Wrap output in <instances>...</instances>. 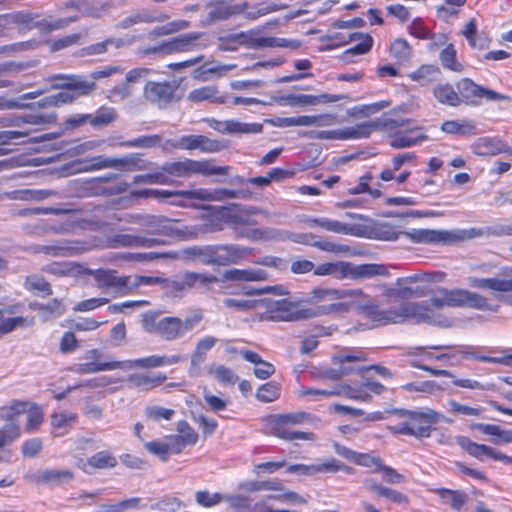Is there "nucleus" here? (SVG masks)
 Returning <instances> with one entry per match:
<instances>
[{
	"label": "nucleus",
	"mask_w": 512,
	"mask_h": 512,
	"mask_svg": "<svg viewBox=\"0 0 512 512\" xmlns=\"http://www.w3.org/2000/svg\"><path fill=\"white\" fill-rule=\"evenodd\" d=\"M414 244L423 245H451L468 239L483 236L484 234L502 236L512 235L511 225H498L489 227L486 231L479 228L438 230V229H412L405 233Z\"/></svg>",
	"instance_id": "1"
},
{
	"label": "nucleus",
	"mask_w": 512,
	"mask_h": 512,
	"mask_svg": "<svg viewBox=\"0 0 512 512\" xmlns=\"http://www.w3.org/2000/svg\"><path fill=\"white\" fill-rule=\"evenodd\" d=\"M393 413L400 418H405V420L396 425L388 426V430L396 435L413 436L417 439L430 437L433 424L441 420L449 422L443 415L432 409H425L424 411L395 409Z\"/></svg>",
	"instance_id": "2"
},
{
	"label": "nucleus",
	"mask_w": 512,
	"mask_h": 512,
	"mask_svg": "<svg viewBox=\"0 0 512 512\" xmlns=\"http://www.w3.org/2000/svg\"><path fill=\"white\" fill-rule=\"evenodd\" d=\"M412 320L415 323H427L438 327H451L452 320L448 317L437 314L425 301L402 302L394 306V324Z\"/></svg>",
	"instance_id": "3"
},
{
	"label": "nucleus",
	"mask_w": 512,
	"mask_h": 512,
	"mask_svg": "<svg viewBox=\"0 0 512 512\" xmlns=\"http://www.w3.org/2000/svg\"><path fill=\"white\" fill-rule=\"evenodd\" d=\"M134 196L137 197H149V196H162L164 198H168L171 196H181L187 199H198L202 201H224L227 199H238V198H246L248 196V192L245 190H230L224 188H216V189H194V190H181L176 192H170L167 190L159 191V190H140L133 193Z\"/></svg>",
	"instance_id": "4"
},
{
	"label": "nucleus",
	"mask_w": 512,
	"mask_h": 512,
	"mask_svg": "<svg viewBox=\"0 0 512 512\" xmlns=\"http://www.w3.org/2000/svg\"><path fill=\"white\" fill-rule=\"evenodd\" d=\"M163 173L175 177H190L193 174H202L205 176L210 175H226L228 174L229 166H215L210 160H192L185 159L177 162H166L161 167Z\"/></svg>",
	"instance_id": "5"
},
{
	"label": "nucleus",
	"mask_w": 512,
	"mask_h": 512,
	"mask_svg": "<svg viewBox=\"0 0 512 512\" xmlns=\"http://www.w3.org/2000/svg\"><path fill=\"white\" fill-rule=\"evenodd\" d=\"M349 311L355 309L359 314L379 325L394 324V306L380 308L376 300L362 292V295L350 299Z\"/></svg>",
	"instance_id": "6"
},
{
	"label": "nucleus",
	"mask_w": 512,
	"mask_h": 512,
	"mask_svg": "<svg viewBox=\"0 0 512 512\" xmlns=\"http://www.w3.org/2000/svg\"><path fill=\"white\" fill-rule=\"evenodd\" d=\"M311 419V415L305 412H296V413H287V414H279L274 416V427H273V435L287 440H314L315 436L311 432H300V431H290L283 428L284 425L287 424H301L305 421Z\"/></svg>",
	"instance_id": "7"
},
{
	"label": "nucleus",
	"mask_w": 512,
	"mask_h": 512,
	"mask_svg": "<svg viewBox=\"0 0 512 512\" xmlns=\"http://www.w3.org/2000/svg\"><path fill=\"white\" fill-rule=\"evenodd\" d=\"M210 44L211 40L206 32H189L163 41L165 55L203 50Z\"/></svg>",
	"instance_id": "8"
},
{
	"label": "nucleus",
	"mask_w": 512,
	"mask_h": 512,
	"mask_svg": "<svg viewBox=\"0 0 512 512\" xmlns=\"http://www.w3.org/2000/svg\"><path fill=\"white\" fill-rule=\"evenodd\" d=\"M177 220L168 219L163 216H152L147 222V226L153 235H163L179 240H192L197 238L198 232L192 227L185 225L179 226Z\"/></svg>",
	"instance_id": "9"
},
{
	"label": "nucleus",
	"mask_w": 512,
	"mask_h": 512,
	"mask_svg": "<svg viewBox=\"0 0 512 512\" xmlns=\"http://www.w3.org/2000/svg\"><path fill=\"white\" fill-rule=\"evenodd\" d=\"M456 87L459 96L462 98L461 103L464 102L470 105H478L480 103L479 99L481 98H485L488 101H502L510 99L506 95L476 84L469 78L461 79L456 84Z\"/></svg>",
	"instance_id": "10"
},
{
	"label": "nucleus",
	"mask_w": 512,
	"mask_h": 512,
	"mask_svg": "<svg viewBox=\"0 0 512 512\" xmlns=\"http://www.w3.org/2000/svg\"><path fill=\"white\" fill-rule=\"evenodd\" d=\"M4 17L6 23L24 24L29 28H39L41 31L45 33L63 29L67 27L70 23L75 22L79 19L78 15H75L69 18L58 19L53 22H49L45 19L34 22V16L31 13L22 11L6 14L4 15Z\"/></svg>",
	"instance_id": "11"
},
{
	"label": "nucleus",
	"mask_w": 512,
	"mask_h": 512,
	"mask_svg": "<svg viewBox=\"0 0 512 512\" xmlns=\"http://www.w3.org/2000/svg\"><path fill=\"white\" fill-rule=\"evenodd\" d=\"M349 305L344 303L320 304L313 307L300 308L298 303L293 302V309L285 319L287 322L308 320L329 314H347Z\"/></svg>",
	"instance_id": "12"
},
{
	"label": "nucleus",
	"mask_w": 512,
	"mask_h": 512,
	"mask_svg": "<svg viewBox=\"0 0 512 512\" xmlns=\"http://www.w3.org/2000/svg\"><path fill=\"white\" fill-rule=\"evenodd\" d=\"M331 361L335 365H339L338 368L323 367L315 372L314 378L327 379V380H339L344 376L353 373L352 367L346 366V363L366 361V357L362 352H356L351 354H338L331 358Z\"/></svg>",
	"instance_id": "13"
},
{
	"label": "nucleus",
	"mask_w": 512,
	"mask_h": 512,
	"mask_svg": "<svg viewBox=\"0 0 512 512\" xmlns=\"http://www.w3.org/2000/svg\"><path fill=\"white\" fill-rule=\"evenodd\" d=\"M48 80L53 81L51 89L76 92L81 96L90 95L96 89V83L88 81V79L82 75L54 74L50 76Z\"/></svg>",
	"instance_id": "14"
},
{
	"label": "nucleus",
	"mask_w": 512,
	"mask_h": 512,
	"mask_svg": "<svg viewBox=\"0 0 512 512\" xmlns=\"http://www.w3.org/2000/svg\"><path fill=\"white\" fill-rule=\"evenodd\" d=\"M252 248L237 244L212 245L211 265L229 266L240 263L250 256Z\"/></svg>",
	"instance_id": "15"
},
{
	"label": "nucleus",
	"mask_w": 512,
	"mask_h": 512,
	"mask_svg": "<svg viewBox=\"0 0 512 512\" xmlns=\"http://www.w3.org/2000/svg\"><path fill=\"white\" fill-rule=\"evenodd\" d=\"M410 120L385 119L384 121H368L341 130L342 140L368 138L375 130L384 128H397L408 124Z\"/></svg>",
	"instance_id": "16"
},
{
	"label": "nucleus",
	"mask_w": 512,
	"mask_h": 512,
	"mask_svg": "<svg viewBox=\"0 0 512 512\" xmlns=\"http://www.w3.org/2000/svg\"><path fill=\"white\" fill-rule=\"evenodd\" d=\"M178 85L175 82H156L147 81L143 96L151 103L157 104L159 107H165L175 100V93Z\"/></svg>",
	"instance_id": "17"
},
{
	"label": "nucleus",
	"mask_w": 512,
	"mask_h": 512,
	"mask_svg": "<svg viewBox=\"0 0 512 512\" xmlns=\"http://www.w3.org/2000/svg\"><path fill=\"white\" fill-rule=\"evenodd\" d=\"M362 295L361 289H333V288H314L307 298L306 302L311 305L342 303L339 300L351 299ZM345 303H349L346 301Z\"/></svg>",
	"instance_id": "18"
},
{
	"label": "nucleus",
	"mask_w": 512,
	"mask_h": 512,
	"mask_svg": "<svg viewBox=\"0 0 512 512\" xmlns=\"http://www.w3.org/2000/svg\"><path fill=\"white\" fill-rule=\"evenodd\" d=\"M247 7V2L231 5L227 2V0H212L207 4V8L209 9L207 15V24L226 21L233 16L242 14Z\"/></svg>",
	"instance_id": "19"
},
{
	"label": "nucleus",
	"mask_w": 512,
	"mask_h": 512,
	"mask_svg": "<svg viewBox=\"0 0 512 512\" xmlns=\"http://www.w3.org/2000/svg\"><path fill=\"white\" fill-rule=\"evenodd\" d=\"M169 259H181L187 262H199L203 265H211L212 245L190 246L179 251H170Z\"/></svg>",
	"instance_id": "20"
},
{
	"label": "nucleus",
	"mask_w": 512,
	"mask_h": 512,
	"mask_svg": "<svg viewBox=\"0 0 512 512\" xmlns=\"http://www.w3.org/2000/svg\"><path fill=\"white\" fill-rule=\"evenodd\" d=\"M336 117L332 114L302 115L297 117L277 118L275 125L279 127L292 126H327L335 122Z\"/></svg>",
	"instance_id": "21"
},
{
	"label": "nucleus",
	"mask_w": 512,
	"mask_h": 512,
	"mask_svg": "<svg viewBox=\"0 0 512 512\" xmlns=\"http://www.w3.org/2000/svg\"><path fill=\"white\" fill-rule=\"evenodd\" d=\"M289 240L295 243L316 247L329 253H347L350 251L348 245L336 244L329 240H316V236L312 233L295 234L290 232Z\"/></svg>",
	"instance_id": "22"
},
{
	"label": "nucleus",
	"mask_w": 512,
	"mask_h": 512,
	"mask_svg": "<svg viewBox=\"0 0 512 512\" xmlns=\"http://www.w3.org/2000/svg\"><path fill=\"white\" fill-rule=\"evenodd\" d=\"M503 278L470 277L468 283L473 288L490 289L497 292H512V268L503 271Z\"/></svg>",
	"instance_id": "23"
},
{
	"label": "nucleus",
	"mask_w": 512,
	"mask_h": 512,
	"mask_svg": "<svg viewBox=\"0 0 512 512\" xmlns=\"http://www.w3.org/2000/svg\"><path fill=\"white\" fill-rule=\"evenodd\" d=\"M183 360V357L180 355H171V356H158V355H152L145 358H140L136 360H126V361H120V364H122V367L120 369L122 370H129L135 367L139 368H156L164 365H172L179 363Z\"/></svg>",
	"instance_id": "24"
},
{
	"label": "nucleus",
	"mask_w": 512,
	"mask_h": 512,
	"mask_svg": "<svg viewBox=\"0 0 512 512\" xmlns=\"http://www.w3.org/2000/svg\"><path fill=\"white\" fill-rule=\"evenodd\" d=\"M89 274L92 275L97 282L99 288H116L118 290L128 288L130 277L118 276L115 270L98 269L90 270Z\"/></svg>",
	"instance_id": "25"
},
{
	"label": "nucleus",
	"mask_w": 512,
	"mask_h": 512,
	"mask_svg": "<svg viewBox=\"0 0 512 512\" xmlns=\"http://www.w3.org/2000/svg\"><path fill=\"white\" fill-rule=\"evenodd\" d=\"M472 151L479 156H494L500 153H510V147L501 139L480 137L471 146Z\"/></svg>",
	"instance_id": "26"
},
{
	"label": "nucleus",
	"mask_w": 512,
	"mask_h": 512,
	"mask_svg": "<svg viewBox=\"0 0 512 512\" xmlns=\"http://www.w3.org/2000/svg\"><path fill=\"white\" fill-rule=\"evenodd\" d=\"M74 479V474L68 469H45L32 476L35 484L50 486L62 485Z\"/></svg>",
	"instance_id": "27"
},
{
	"label": "nucleus",
	"mask_w": 512,
	"mask_h": 512,
	"mask_svg": "<svg viewBox=\"0 0 512 512\" xmlns=\"http://www.w3.org/2000/svg\"><path fill=\"white\" fill-rule=\"evenodd\" d=\"M181 318L168 316L153 323L154 333L166 341H174L183 337L181 332Z\"/></svg>",
	"instance_id": "28"
},
{
	"label": "nucleus",
	"mask_w": 512,
	"mask_h": 512,
	"mask_svg": "<svg viewBox=\"0 0 512 512\" xmlns=\"http://www.w3.org/2000/svg\"><path fill=\"white\" fill-rule=\"evenodd\" d=\"M29 251L34 254H45L52 257H69L74 253V247L68 240H57L49 244H36L29 247Z\"/></svg>",
	"instance_id": "29"
},
{
	"label": "nucleus",
	"mask_w": 512,
	"mask_h": 512,
	"mask_svg": "<svg viewBox=\"0 0 512 512\" xmlns=\"http://www.w3.org/2000/svg\"><path fill=\"white\" fill-rule=\"evenodd\" d=\"M217 341V338L213 336H206L197 342L196 347L191 354V363L189 368L191 375L198 376L200 374V366L206 359L207 351L212 349Z\"/></svg>",
	"instance_id": "30"
},
{
	"label": "nucleus",
	"mask_w": 512,
	"mask_h": 512,
	"mask_svg": "<svg viewBox=\"0 0 512 512\" xmlns=\"http://www.w3.org/2000/svg\"><path fill=\"white\" fill-rule=\"evenodd\" d=\"M29 308L39 313L43 322L61 317L66 311V305L63 300L54 298L46 304L33 302L29 304Z\"/></svg>",
	"instance_id": "31"
},
{
	"label": "nucleus",
	"mask_w": 512,
	"mask_h": 512,
	"mask_svg": "<svg viewBox=\"0 0 512 512\" xmlns=\"http://www.w3.org/2000/svg\"><path fill=\"white\" fill-rule=\"evenodd\" d=\"M261 303L265 305L267 312L270 313L267 319L271 321L287 322L285 318L291 314L293 309V302L285 298L279 300L267 298L261 300Z\"/></svg>",
	"instance_id": "32"
},
{
	"label": "nucleus",
	"mask_w": 512,
	"mask_h": 512,
	"mask_svg": "<svg viewBox=\"0 0 512 512\" xmlns=\"http://www.w3.org/2000/svg\"><path fill=\"white\" fill-rule=\"evenodd\" d=\"M345 264L347 266V269H345V278L364 279L376 275H385L387 273L386 267L380 264L353 265L349 262H345Z\"/></svg>",
	"instance_id": "33"
},
{
	"label": "nucleus",
	"mask_w": 512,
	"mask_h": 512,
	"mask_svg": "<svg viewBox=\"0 0 512 512\" xmlns=\"http://www.w3.org/2000/svg\"><path fill=\"white\" fill-rule=\"evenodd\" d=\"M168 18L166 14L159 13L157 11L142 9L135 13H132L125 19H123L118 27L122 29L130 28L133 25L139 23H153V22H163Z\"/></svg>",
	"instance_id": "34"
},
{
	"label": "nucleus",
	"mask_w": 512,
	"mask_h": 512,
	"mask_svg": "<svg viewBox=\"0 0 512 512\" xmlns=\"http://www.w3.org/2000/svg\"><path fill=\"white\" fill-rule=\"evenodd\" d=\"M459 307H470L478 310L497 312L499 306H492L484 296L465 289H458Z\"/></svg>",
	"instance_id": "35"
},
{
	"label": "nucleus",
	"mask_w": 512,
	"mask_h": 512,
	"mask_svg": "<svg viewBox=\"0 0 512 512\" xmlns=\"http://www.w3.org/2000/svg\"><path fill=\"white\" fill-rule=\"evenodd\" d=\"M456 442L470 456H473L478 460H483V456H487L495 460L497 450L490 446L475 443L466 436H457Z\"/></svg>",
	"instance_id": "36"
},
{
	"label": "nucleus",
	"mask_w": 512,
	"mask_h": 512,
	"mask_svg": "<svg viewBox=\"0 0 512 512\" xmlns=\"http://www.w3.org/2000/svg\"><path fill=\"white\" fill-rule=\"evenodd\" d=\"M217 86L209 85L194 89L189 92L187 99L192 103H199L202 101H210L212 103L224 104L227 101V96H219Z\"/></svg>",
	"instance_id": "37"
},
{
	"label": "nucleus",
	"mask_w": 512,
	"mask_h": 512,
	"mask_svg": "<svg viewBox=\"0 0 512 512\" xmlns=\"http://www.w3.org/2000/svg\"><path fill=\"white\" fill-rule=\"evenodd\" d=\"M364 487L373 493H376L379 496L385 497L389 499L390 501L398 504H407L408 503V497L396 490H393L391 488L385 487L381 484H378L374 479L368 478L365 479Z\"/></svg>",
	"instance_id": "38"
},
{
	"label": "nucleus",
	"mask_w": 512,
	"mask_h": 512,
	"mask_svg": "<svg viewBox=\"0 0 512 512\" xmlns=\"http://www.w3.org/2000/svg\"><path fill=\"white\" fill-rule=\"evenodd\" d=\"M92 164H86L80 161H75L72 163H69L65 165L62 170L67 171L66 174H72L77 173L81 171H89L93 169H100V168H107V167H114L117 166L120 161L117 159H108V158H102L97 157L94 158Z\"/></svg>",
	"instance_id": "39"
},
{
	"label": "nucleus",
	"mask_w": 512,
	"mask_h": 512,
	"mask_svg": "<svg viewBox=\"0 0 512 512\" xmlns=\"http://www.w3.org/2000/svg\"><path fill=\"white\" fill-rule=\"evenodd\" d=\"M471 430H479L483 434L492 435L496 438L493 439V443L498 444L500 442L503 443H511L512 442V431L511 430H503L500 426L494 424H485V423H472L470 425Z\"/></svg>",
	"instance_id": "40"
},
{
	"label": "nucleus",
	"mask_w": 512,
	"mask_h": 512,
	"mask_svg": "<svg viewBox=\"0 0 512 512\" xmlns=\"http://www.w3.org/2000/svg\"><path fill=\"white\" fill-rule=\"evenodd\" d=\"M433 95L438 102L449 106H458L461 104V97L458 90L456 91L452 85L439 84L433 89Z\"/></svg>",
	"instance_id": "41"
},
{
	"label": "nucleus",
	"mask_w": 512,
	"mask_h": 512,
	"mask_svg": "<svg viewBox=\"0 0 512 512\" xmlns=\"http://www.w3.org/2000/svg\"><path fill=\"white\" fill-rule=\"evenodd\" d=\"M458 300V289L449 290L446 288H440L437 290V294L430 298V303L438 309L445 306L459 307Z\"/></svg>",
	"instance_id": "42"
},
{
	"label": "nucleus",
	"mask_w": 512,
	"mask_h": 512,
	"mask_svg": "<svg viewBox=\"0 0 512 512\" xmlns=\"http://www.w3.org/2000/svg\"><path fill=\"white\" fill-rule=\"evenodd\" d=\"M184 275L188 290L208 287L209 285L218 282V278L210 273L185 271Z\"/></svg>",
	"instance_id": "43"
},
{
	"label": "nucleus",
	"mask_w": 512,
	"mask_h": 512,
	"mask_svg": "<svg viewBox=\"0 0 512 512\" xmlns=\"http://www.w3.org/2000/svg\"><path fill=\"white\" fill-rule=\"evenodd\" d=\"M436 492L445 503L449 504L457 511H459L469 499L465 492L459 490L440 488L436 490Z\"/></svg>",
	"instance_id": "44"
},
{
	"label": "nucleus",
	"mask_w": 512,
	"mask_h": 512,
	"mask_svg": "<svg viewBox=\"0 0 512 512\" xmlns=\"http://www.w3.org/2000/svg\"><path fill=\"white\" fill-rule=\"evenodd\" d=\"M24 287L27 291L35 292L43 296H50L53 293L51 284L45 278L38 274H32L26 277Z\"/></svg>",
	"instance_id": "45"
},
{
	"label": "nucleus",
	"mask_w": 512,
	"mask_h": 512,
	"mask_svg": "<svg viewBox=\"0 0 512 512\" xmlns=\"http://www.w3.org/2000/svg\"><path fill=\"white\" fill-rule=\"evenodd\" d=\"M440 69L435 65H422L417 70L409 74L412 81L421 85H427L437 79Z\"/></svg>",
	"instance_id": "46"
},
{
	"label": "nucleus",
	"mask_w": 512,
	"mask_h": 512,
	"mask_svg": "<svg viewBox=\"0 0 512 512\" xmlns=\"http://www.w3.org/2000/svg\"><path fill=\"white\" fill-rule=\"evenodd\" d=\"M345 269H347V266L345 262L338 261V262H327L318 265L315 267L314 274L318 276H326L331 275L335 277L336 279H345Z\"/></svg>",
	"instance_id": "47"
},
{
	"label": "nucleus",
	"mask_w": 512,
	"mask_h": 512,
	"mask_svg": "<svg viewBox=\"0 0 512 512\" xmlns=\"http://www.w3.org/2000/svg\"><path fill=\"white\" fill-rule=\"evenodd\" d=\"M167 376L165 374H158L156 376H148L143 374H132L128 377V381L131 382L135 387L149 390L156 387L166 381Z\"/></svg>",
	"instance_id": "48"
},
{
	"label": "nucleus",
	"mask_w": 512,
	"mask_h": 512,
	"mask_svg": "<svg viewBox=\"0 0 512 512\" xmlns=\"http://www.w3.org/2000/svg\"><path fill=\"white\" fill-rule=\"evenodd\" d=\"M442 131L448 134L475 135L476 126L472 121L458 122L455 120L445 121L441 126Z\"/></svg>",
	"instance_id": "49"
},
{
	"label": "nucleus",
	"mask_w": 512,
	"mask_h": 512,
	"mask_svg": "<svg viewBox=\"0 0 512 512\" xmlns=\"http://www.w3.org/2000/svg\"><path fill=\"white\" fill-rule=\"evenodd\" d=\"M30 403L28 401L13 400L9 404L0 407V419L14 422L13 419L27 411Z\"/></svg>",
	"instance_id": "50"
},
{
	"label": "nucleus",
	"mask_w": 512,
	"mask_h": 512,
	"mask_svg": "<svg viewBox=\"0 0 512 512\" xmlns=\"http://www.w3.org/2000/svg\"><path fill=\"white\" fill-rule=\"evenodd\" d=\"M390 54L399 62H408L413 55L412 47L402 38L395 39L390 45Z\"/></svg>",
	"instance_id": "51"
},
{
	"label": "nucleus",
	"mask_w": 512,
	"mask_h": 512,
	"mask_svg": "<svg viewBox=\"0 0 512 512\" xmlns=\"http://www.w3.org/2000/svg\"><path fill=\"white\" fill-rule=\"evenodd\" d=\"M87 464L96 469L114 468L117 459L109 451H100L89 457Z\"/></svg>",
	"instance_id": "52"
},
{
	"label": "nucleus",
	"mask_w": 512,
	"mask_h": 512,
	"mask_svg": "<svg viewBox=\"0 0 512 512\" xmlns=\"http://www.w3.org/2000/svg\"><path fill=\"white\" fill-rule=\"evenodd\" d=\"M228 134H255L263 130V125L259 123H242L238 120H227Z\"/></svg>",
	"instance_id": "53"
},
{
	"label": "nucleus",
	"mask_w": 512,
	"mask_h": 512,
	"mask_svg": "<svg viewBox=\"0 0 512 512\" xmlns=\"http://www.w3.org/2000/svg\"><path fill=\"white\" fill-rule=\"evenodd\" d=\"M162 289L167 295L173 297L182 296L183 293L188 291L184 273L180 274L175 279L165 278Z\"/></svg>",
	"instance_id": "54"
},
{
	"label": "nucleus",
	"mask_w": 512,
	"mask_h": 512,
	"mask_svg": "<svg viewBox=\"0 0 512 512\" xmlns=\"http://www.w3.org/2000/svg\"><path fill=\"white\" fill-rule=\"evenodd\" d=\"M247 238H250L252 240H258V239H266V240H280L284 241L289 239L290 232L285 230H278V229H267V230H260L255 229L249 234L244 235Z\"/></svg>",
	"instance_id": "55"
},
{
	"label": "nucleus",
	"mask_w": 512,
	"mask_h": 512,
	"mask_svg": "<svg viewBox=\"0 0 512 512\" xmlns=\"http://www.w3.org/2000/svg\"><path fill=\"white\" fill-rule=\"evenodd\" d=\"M238 35L244 37L239 39V43L242 46L251 49H258L262 47H270V37H257V33L253 30L247 32H239Z\"/></svg>",
	"instance_id": "56"
},
{
	"label": "nucleus",
	"mask_w": 512,
	"mask_h": 512,
	"mask_svg": "<svg viewBox=\"0 0 512 512\" xmlns=\"http://www.w3.org/2000/svg\"><path fill=\"white\" fill-rule=\"evenodd\" d=\"M122 367V364H120V361H112V362H105V363H83L79 364L76 372L79 374H91L96 373L99 371H107V370H114V369H120Z\"/></svg>",
	"instance_id": "57"
},
{
	"label": "nucleus",
	"mask_w": 512,
	"mask_h": 512,
	"mask_svg": "<svg viewBox=\"0 0 512 512\" xmlns=\"http://www.w3.org/2000/svg\"><path fill=\"white\" fill-rule=\"evenodd\" d=\"M280 395V385L270 381L260 386L256 392V398L261 402H272Z\"/></svg>",
	"instance_id": "58"
},
{
	"label": "nucleus",
	"mask_w": 512,
	"mask_h": 512,
	"mask_svg": "<svg viewBox=\"0 0 512 512\" xmlns=\"http://www.w3.org/2000/svg\"><path fill=\"white\" fill-rule=\"evenodd\" d=\"M182 506H184V504L180 499L166 496L152 503L150 509L158 512H176Z\"/></svg>",
	"instance_id": "59"
},
{
	"label": "nucleus",
	"mask_w": 512,
	"mask_h": 512,
	"mask_svg": "<svg viewBox=\"0 0 512 512\" xmlns=\"http://www.w3.org/2000/svg\"><path fill=\"white\" fill-rule=\"evenodd\" d=\"M428 139V136L425 134H421L417 137H412L408 135L407 133L397 134L394 137H392L390 141V145L393 148L396 149H402L406 147H410L413 145H416L422 141H425Z\"/></svg>",
	"instance_id": "60"
},
{
	"label": "nucleus",
	"mask_w": 512,
	"mask_h": 512,
	"mask_svg": "<svg viewBox=\"0 0 512 512\" xmlns=\"http://www.w3.org/2000/svg\"><path fill=\"white\" fill-rule=\"evenodd\" d=\"M440 60L442 65L455 72H461L463 66L456 60V50L452 44H449L440 53Z\"/></svg>",
	"instance_id": "61"
},
{
	"label": "nucleus",
	"mask_w": 512,
	"mask_h": 512,
	"mask_svg": "<svg viewBox=\"0 0 512 512\" xmlns=\"http://www.w3.org/2000/svg\"><path fill=\"white\" fill-rule=\"evenodd\" d=\"M20 426L16 422H9L0 429V448L11 444L20 437Z\"/></svg>",
	"instance_id": "62"
},
{
	"label": "nucleus",
	"mask_w": 512,
	"mask_h": 512,
	"mask_svg": "<svg viewBox=\"0 0 512 512\" xmlns=\"http://www.w3.org/2000/svg\"><path fill=\"white\" fill-rule=\"evenodd\" d=\"M319 227L337 234L349 235L353 233V227L351 225L329 218H320Z\"/></svg>",
	"instance_id": "63"
},
{
	"label": "nucleus",
	"mask_w": 512,
	"mask_h": 512,
	"mask_svg": "<svg viewBox=\"0 0 512 512\" xmlns=\"http://www.w3.org/2000/svg\"><path fill=\"white\" fill-rule=\"evenodd\" d=\"M117 117V114L112 108H102L97 111V113L91 118H89V122L94 127L106 126L112 123Z\"/></svg>",
	"instance_id": "64"
}]
</instances>
